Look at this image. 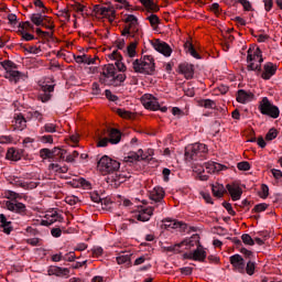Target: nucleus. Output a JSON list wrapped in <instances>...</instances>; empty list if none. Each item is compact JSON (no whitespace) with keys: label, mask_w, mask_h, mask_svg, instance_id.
<instances>
[{"label":"nucleus","mask_w":282,"mask_h":282,"mask_svg":"<svg viewBox=\"0 0 282 282\" xmlns=\"http://www.w3.org/2000/svg\"><path fill=\"white\" fill-rule=\"evenodd\" d=\"M132 67L135 74L153 76L155 74V59L151 55H144L141 59H135L132 63Z\"/></svg>","instance_id":"f257e3e1"},{"label":"nucleus","mask_w":282,"mask_h":282,"mask_svg":"<svg viewBox=\"0 0 282 282\" xmlns=\"http://www.w3.org/2000/svg\"><path fill=\"white\" fill-rule=\"evenodd\" d=\"M208 153V147L204 143H194L185 148V160L187 162H197V160H205Z\"/></svg>","instance_id":"f03ea898"},{"label":"nucleus","mask_w":282,"mask_h":282,"mask_svg":"<svg viewBox=\"0 0 282 282\" xmlns=\"http://www.w3.org/2000/svg\"><path fill=\"white\" fill-rule=\"evenodd\" d=\"M1 67L7 72L6 78H9L12 83H19V80H25L28 76L17 69L14 62L10 59H4L0 62Z\"/></svg>","instance_id":"7ed1b4c3"},{"label":"nucleus","mask_w":282,"mask_h":282,"mask_svg":"<svg viewBox=\"0 0 282 282\" xmlns=\"http://www.w3.org/2000/svg\"><path fill=\"white\" fill-rule=\"evenodd\" d=\"M258 109L260 113H262V116H269L270 118H273V119H276L279 118V116H281V110H279V107L271 104L268 97L262 98Z\"/></svg>","instance_id":"20e7f679"},{"label":"nucleus","mask_w":282,"mask_h":282,"mask_svg":"<svg viewBox=\"0 0 282 282\" xmlns=\"http://www.w3.org/2000/svg\"><path fill=\"white\" fill-rule=\"evenodd\" d=\"M122 140V132L116 128L108 130V138L99 137L97 147H108L109 144H120Z\"/></svg>","instance_id":"39448f33"},{"label":"nucleus","mask_w":282,"mask_h":282,"mask_svg":"<svg viewBox=\"0 0 282 282\" xmlns=\"http://www.w3.org/2000/svg\"><path fill=\"white\" fill-rule=\"evenodd\" d=\"M124 26L121 32V36H130L131 39H135V34H138V18L133 14H129L124 20Z\"/></svg>","instance_id":"423d86ee"},{"label":"nucleus","mask_w":282,"mask_h":282,"mask_svg":"<svg viewBox=\"0 0 282 282\" xmlns=\"http://www.w3.org/2000/svg\"><path fill=\"white\" fill-rule=\"evenodd\" d=\"M98 169L101 173H116L120 169V162L109 158L108 155H104L98 161Z\"/></svg>","instance_id":"0eeeda50"},{"label":"nucleus","mask_w":282,"mask_h":282,"mask_svg":"<svg viewBox=\"0 0 282 282\" xmlns=\"http://www.w3.org/2000/svg\"><path fill=\"white\" fill-rule=\"evenodd\" d=\"M141 102L143 107L150 109V111H159L160 110V102H158V98L153 95L145 94L141 97Z\"/></svg>","instance_id":"6e6552de"},{"label":"nucleus","mask_w":282,"mask_h":282,"mask_svg":"<svg viewBox=\"0 0 282 282\" xmlns=\"http://www.w3.org/2000/svg\"><path fill=\"white\" fill-rule=\"evenodd\" d=\"M141 160H147V155H144V151L139 149L137 152H129L127 156H124L123 162L129 164V166L133 164H138Z\"/></svg>","instance_id":"1a4fd4ad"},{"label":"nucleus","mask_w":282,"mask_h":282,"mask_svg":"<svg viewBox=\"0 0 282 282\" xmlns=\"http://www.w3.org/2000/svg\"><path fill=\"white\" fill-rule=\"evenodd\" d=\"M46 12H37L32 13L30 15L31 22L36 25V28H46V30H52V25H46L45 21L47 19V15H45Z\"/></svg>","instance_id":"9d476101"},{"label":"nucleus","mask_w":282,"mask_h":282,"mask_svg":"<svg viewBox=\"0 0 282 282\" xmlns=\"http://www.w3.org/2000/svg\"><path fill=\"white\" fill-rule=\"evenodd\" d=\"M229 261H230L231 265L234 268H236V270H238V272H240V274H243L246 272V260H243V257H241V254L236 253V254L231 256L229 258Z\"/></svg>","instance_id":"9b49d317"},{"label":"nucleus","mask_w":282,"mask_h":282,"mask_svg":"<svg viewBox=\"0 0 282 282\" xmlns=\"http://www.w3.org/2000/svg\"><path fill=\"white\" fill-rule=\"evenodd\" d=\"M152 46L156 52L163 54V56H171V54H173V48H171V45H169L166 42L155 40V42L152 43Z\"/></svg>","instance_id":"f8f14e48"},{"label":"nucleus","mask_w":282,"mask_h":282,"mask_svg":"<svg viewBox=\"0 0 282 282\" xmlns=\"http://www.w3.org/2000/svg\"><path fill=\"white\" fill-rule=\"evenodd\" d=\"M178 72L186 78V80H191L193 76H195V66L184 62L178 65Z\"/></svg>","instance_id":"ddd939ff"},{"label":"nucleus","mask_w":282,"mask_h":282,"mask_svg":"<svg viewBox=\"0 0 282 282\" xmlns=\"http://www.w3.org/2000/svg\"><path fill=\"white\" fill-rule=\"evenodd\" d=\"M6 206L11 213H18L19 215H25V212L28 210L25 204L19 203V200H8Z\"/></svg>","instance_id":"4468645a"},{"label":"nucleus","mask_w":282,"mask_h":282,"mask_svg":"<svg viewBox=\"0 0 282 282\" xmlns=\"http://www.w3.org/2000/svg\"><path fill=\"white\" fill-rule=\"evenodd\" d=\"M226 188L229 195H231L232 202H239V199H241V195H243V189H241L238 184H227Z\"/></svg>","instance_id":"2eb2a0df"},{"label":"nucleus","mask_w":282,"mask_h":282,"mask_svg":"<svg viewBox=\"0 0 282 282\" xmlns=\"http://www.w3.org/2000/svg\"><path fill=\"white\" fill-rule=\"evenodd\" d=\"M237 102H240L241 105H246L248 102H252L254 100V94L248 90L239 89L237 91L236 97Z\"/></svg>","instance_id":"dca6fc26"},{"label":"nucleus","mask_w":282,"mask_h":282,"mask_svg":"<svg viewBox=\"0 0 282 282\" xmlns=\"http://www.w3.org/2000/svg\"><path fill=\"white\" fill-rule=\"evenodd\" d=\"M47 274L48 276H61V278L66 276L67 279L69 278V269L51 265L47 269Z\"/></svg>","instance_id":"f3484780"},{"label":"nucleus","mask_w":282,"mask_h":282,"mask_svg":"<svg viewBox=\"0 0 282 282\" xmlns=\"http://www.w3.org/2000/svg\"><path fill=\"white\" fill-rule=\"evenodd\" d=\"M276 65L272 62L265 63L263 66V72L261 74V78H263V80H270V78H272V76H274V74H276Z\"/></svg>","instance_id":"a211bd4d"},{"label":"nucleus","mask_w":282,"mask_h":282,"mask_svg":"<svg viewBox=\"0 0 282 282\" xmlns=\"http://www.w3.org/2000/svg\"><path fill=\"white\" fill-rule=\"evenodd\" d=\"M252 62L263 63V55H262L261 48L257 47L253 51V53H252V48L248 50L247 63H252Z\"/></svg>","instance_id":"6ab92c4d"},{"label":"nucleus","mask_w":282,"mask_h":282,"mask_svg":"<svg viewBox=\"0 0 282 282\" xmlns=\"http://www.w3.org/2000/svg\"><path fill=\"white\" fill-rule=\"evenodd\" d=\"M116 74V65L113 64H108L106 66H104L102 68V76L104 78L101 77L100 80L104 83H109V78H113V75Z\"/></svg>","instance_id":"aec40b11"},{"label":"nucleus","mask_w":282,"mask_h":282,"mask_svg":"<svg viewBox=\"0 0 282 282\" xmlns=\"http://www.w3.org/2000/svg\"><path fill=\"white\" fill-rule=\"evenodd\" d=\"M110 58H112V61H116L115 65L119 72H127V66L122 62V54H120V52L113 51L110 55Z\"/></svg>","instance_id":"412c9836"},{"label":"nucleus","mask_w":282,"mask_h":282,"mask_svg":"<svg viewBox=\"0 0 282 282\" xmlns=\"http://www.w3.org/2000/svg\"><path fill=\"white\" fill-rule=\"evenodd\" d=\"M164 188L156 186L150 192V199L151 202H164Z\"/></svg>","instance_id":"4be33fe9"},{"label":"nucleus","mask_w":282,"mask_h":282,"mask_svg":"<svg viewBox=\"0 0 282 282\" xmlns=\"http://www.w3.org/2000/svg\"><path fill=\"white\" fill-rule=\"evenodd\" d=\"M53 159L52 162H61L65 160V155H67V150L55 147L52 149Z\"/></svg>","instance_id":"5701e85b"},{"label":"nucleus","mask_w":282,"mask_h":282,"mask_svg":"<svg viewBox=\"0 0 282 282\" xmlns=\"http://www.w3.org/2000/svg\"><path fill=\"white\" fill-rule=\"evenodd\" d=\"M0 228L3 229L4 235H10L14 230L12 221H9L4 214H0Z\"/></svg>","instance_id":"b1692460"},{"label":"nucleus","mask_w":282,"mask_h":282,"mask_svg":"<svg viewBox=\"0 0 282 282\" xmlns=\"http://www.w3.org/2000/svg\"><path fill=\"white\" fill-rule=\"evenodd\" d=\"M23 158V150H17L14 148H10L7 151V160H11L12 162H19Z\"/></svg>","instance_id":"393cba45"},{"label":"nucleus","mask_w":282,"mask_h":282,"mask_svg":"<svg viewBox=\"0 0 282 282\" xmlns=\"http://www.w3.org/2000/svg\"><path fill=\"white\" fill-rule=\"evenodd\" d=\"M42 91H43V94H41L39 96V98L43 102H47L52 98L51 94H52V91H54V85H44V86H42Z\"/></svg>","instance_id":"a878e982"},{"label":"nucleus","mask_w":282,"mask_h":282,"mask_svg":"<svg viewBox=\"0 0 282 282\" xmlns=\"http://www.w3.org/2000/svg\"><path fill=\"white\" fill-rule=\"evenodd\" d=\"M199 241V236L198 235H194L192 238L189 239H185L178 243H176V246H178V248H184V246L186 247V250L193 248V246H195V243H197Z\"/></svg>","instance_id":"bb28decb"},{"label":"nucleus","mask_w":282,"mask_h":282,"mask_svg":"<svg viewBox=\"0 0 282 282\" xmlns=\"http://www.w3.org/2000/svg\"><path fill=\"white\" fill-rule=\"evenodd\" d=\"M127 80V75L124 74H119V75H113V77L109 82H104L105 85H113V87H120V83H124Z\"/></svg>","instance_id":"cd10ccee"},{"label":"nucleus","mask_w":282,"mask_h":282,"mask_svg":"<svg viewBox=\"0 0 282 282\" xmlns=\"http://www.w3.org/2000/svg\"><path fill=\"white\" fill-rule=\"evenodd\" d=\"M188 259H193L194 261H200L202 263H204L206 261V252L203 249L197 248L196 250H194L193 253H191Z\"/></svg>","instance_id":"c85d7f7f"},{"label":"nucleus","mask_w":282,"mask_h":282,"mask_svg":"<svg viewBox=\"0 0 282 282\" xmlns=\"http://www.w3.org/2000/svg\"><path fill=\"white\" fill-rule=\"evenodd\" d=\"M153 217V214L151 213V209L142 208L139 214L135 216L138 221H149Z\"/></svg>","instance_id":"c756f323"},{"label":"nucleus","mask_w":282,"mask_h":282,"mask_svg":"<svg viewBox=\"0 0 282 282\" xmlns=\"http://www.w3.org/2000/svg\"><path fill=\"white\" fill-rule=\"evenodd\" d=\"M14 120L17 129H19L20 131H23V129L28 127V120L25 119V116H23V113L17 115L14 117Z\"/></svg>","instance_id":"7c9ffc66"},{"label":"nucleus","mask_w":282,"mask_h":282,"mask_svg":"<svg viewBox=\"0 0 282 282\" xmlns=\"http://www.w3.org/2000/svg\"><path fill=\"white\" fill-rule=\"evenodd\" d=\"M148 210H151L152 215H153V213H162V210H164V202L152 200L151 206L148 207Z\"/></svg>","instance_id":"2f4dec72"},{"label":"nucleus","mask_w":282,"mask_h":282,"mask_svg":"<svg viewBox=\"0 0 282 282\" xmlns=\"http://www.w3.org/2000/svg\"><path fill=\"white\" fill-rule=\"evenodd\" d=\"M212 193L214 197H224V194L226 193V187L221 184H213L212 185Z\"/></svg>","instance_id":"473e14b6"},{"label":"nucleus","mask_w":282,"mask_h":282,"mask_svg":"<svg viewBox=\"0 0 282 282\" xmlns=\"http://www.w3.org/2000/svg\"><path fill=\"white\" fill-rule=\"evenodd\" d=\"M139 1L140 3H142V6H144V8H147L148 10H151L152 12L160 11V7L155 4L153 0H139Z\"/></svg>","instance_id":"72a5a7b5"},{"label":"nucleus","mask_w":282,"mask_h":282,"mask_svg":"<svg viewBox=\"0 0 282 282\" xmlns=\"http://www.w3.org/2000/svg\"><path fill=\"white\" fill-rule=\"evenodd\" d=\"M56 221H63V218L58 213H54L48 220H42V226H52V224H56Z\"/></svg>","instance_id":"f704fd0d"},{"label":"nucleus","mask_w":282,"mask_h":282,"mask_svg":"<svg viewBox=\"0 0 282 282\" xmlns=\"http://www.w3.org/2000/svg\"><path fill=\"white\" fill-rule=\"evenodd\" d=\"M245 270L249 276H252V274H254V270H257V262L254 260H248Z\"/></svg>","instance_id":"c9c22d12"},{"label":"nucleus","mask_w":282,"mask_h":282,"mask_svg":"<svg viewBox=\"0 0 282 282\" xmlns=\"http://www.w3.org/2000/svg\"><path fill=\"white\" fill-rule=\"evenodd\" d=\"M185 50H187V52L191 54V56H193L194 58H202V56H199V53H197V51L195 50V46H193V43L191 42H186L185 43Z\"/></svg>","instance_id":"e433bc0d"},{"label":"nucleus","mask_w":282,"mask_h":282,"mask_svg":"<svg viewBox=\"0 0 282 282\" xmlns=\"http://www.w3.org/2000/svg\"><path fill=\"white\" fill-rule=\"evenodd\" d=\"M249 64L247 65L248 72H257V74H261V63L257 62H248Z\"/></svg>","instance_id":"4c0bfd02"},{"label":"nucleus","mask_w":282,"mask_h":282,"mask_svg":"<svg viewBox=\"0 0 282 282\" xmlns=\"http://www.w3.org/2000/svg\"><path fill=\"white\" fill-rule=\"evenodd\" d=\"M109 8L102 7L100 4L94 6V12H96V14H100V17H107V14H109Z\"/></svg>","instance_id":"58836bf2"},{"label":"nucleus","mask_w":282,"mask_h":282,"mask_svg":"<svg viewBox=\"0 0 282 282\" xmlns=\"http://www.w3.org/2000/svg\"><path fill=\"white\" fill-rule=\"evenodd\" d=\"M117 113L118 116H120V118H126L128 120H133V118H135V115H133V112L124 109H118Z\"/></svg>","instance_id":"ea45409f"},{"label":"nucleus","mask_w":282,"mask_h":282,"mask_svg":"<svg viewBox=\"0 0 282 282\" xmlns=\"http://www.w3.org/2000/svg\"><path fill=\"white\" fill-rule=\"evenodd\" d=\"M162 228H164L165 230H171V228L176 229L177 220L165 219V220H163Z\"/></svg>","instance_id":"a19ab883"},{"label":"nucleus","mask_w":282,"mask_h":282,"mask_svg":"<svg viewBox=\"0 0 282 282\" xmlns=\"http://www.w3.org/2000/svg\"><path fill=\"white\" fill-rule=\"evenodd\" d=\"M117 263L119 265H122L126 263V265H131V256L129 254H122L117 257Z\"/></svg>","instance_id":"79ce46f5"},{"label":"nucleus","mask_w":282,"mask_h":282,"mask_svg":"<svg viewBox=\"0 0 282 282\" xmlns=\"http://www.w3.org/2000/svg\"><path fill=\"white\" fill-rule=\"evenodd\" d=\"M77 187H82L84 188L85 191H91V183H89V181L80 177L77 180Z\"/></svg>","instance_id":"37998d69"},{"label":"nucleus","mask_w":282,"mask_h":282,"mask_svg":"<svg viewBox=\"0 0 282 282\" xmlns=\"http://www.w3.org/2000/svg\"><path fill=\"white\" fill-rule=\"evenodd\" d=\"M239 252H241V254H243L245 259H247L248 261H254V252L241 247L239 249Z\"/></svg>","instance_id":"c03bdc74"},{"label":"nucleus","mask_w":282,"mask_h":282,"mask_svg":"<svg viewBox=\"0 0 282 282\" xmlns=\"http://www.w3.org/2000/svg\"><path fill=\"white\" fill-rule=\"evenodd\" d=\"M40 158H42V160H53L52 150H50L47 148L41 149Z\"/></svg>","instance_id":"a18cd8bd"},{"label":"nucleus","mask_w":282,"mask_h":282,"mask_svg":"<svg viewBox=\"0 0 282 282\" xmlns=\"http://www.w3.org/2000/svg\"><path fill=\"white\" fill-rule=\"evenodd\" d=\"M276 135H279V130L271 128L265 134L267 142H272V140H275Z\"/></svg>","instance_id":"49530a36"},{"label":"nucleus","mask_w":282,"mask_h":282,"mask_svg":"<svg viewBox=\"0 0 282 282\" xmlns=\"http://www.w3.org/2000/svg\"><path fill=\"white\" fill-rule=\"evenodd\" d=\"M135 47H138V43L132 42L130 45L127 46V55L130 58H133L135 56Z\"/></svg>","instance_id":"de8ad7c7"},{"label":"nucleus","mask_w":282,"mask_h":282,"mask_svg":"<svg viewBox=\"0 0 282 282\" xmlns=\"http://www.w3.org/2000/svg\"><path fill=\"white\" fill-rule=\"evenodd\" d=\"M72 8L75 12H80V14H83V12H85V10H87V6L82 4L78 1H75L74 4H72Z\"/></svg>","instance_id":"09e8293b"},{"label":"nucleus","mask_w":282,"mask_h":282,"mask_svg":"<svg viewBox=\"0 0 282 282\" xmlns=\"http://www.w3.org/2000/svg\"><path fill=\"white\" fill-rule=\"evenodd\" d=\"M199 106L204 107L205 109H213L215 107V101L212 99H203L199 101Z\"/></svg>","instance_id":"8fccbe9b"},{"label":"nucleus","mask_w":282,"mask_h":282,"mask_svg":"<svg viewBox=\"0 0 282 282\" xmlns=\"http://www.w3.org/2000/svg\"><path fill=\"white\" fill-rule=\"evenodd\" d=\"M237 3H240V6H242V8H243V10H246V12H250V10H252V4L248 0H236L235 4H237Z\"/></svg>","instance_id":"3c124183"},{"label":"nucleus","mask_w":282,"mask_h":282,"mask_svg":"<svg viewBox=\"0 0 282 282\" xmlns=\"http://www.w3.org/2000/svg\"><path fill=\"white\" fill-rule=\"evenodd\" d=\"M45 133H56V129H58V126L57 124H54V123H46L44 127H43Z\"/></svg>","instance_id":"603ef678"},{"label":"nucleus","mask_w":282,"mask_h":282,"mask_svg":"<svg viewBox=\"0 0 282 282\" xmlns=\"http://www.w3.org/2000/svg\"><path fill=\"white\" fill-rule=\"evenodd\" d=\"M26 118H34L39 122H43V115L39 111H29Z\"/></svg>","instance_id":"864d4df0"},{"label":"nucleus","mask_w":282,"mask_h":282,"mask_svg":"<svg viewBox=\"0 0 282 282\" xmlns=\"http://www.w3.org/2000/svg\"><path fill=\"white\" fill-rule=\"evenodd\" d=\"M242 242H245L246 246H254V239L249 234H243L241 236Z\"/></svg>","instance_id":"5fc2aeb1"},{"label":"nucleus","mask_w":282,"mask_h":282,"mask_svg":"<svg viewBox=\"0 0 282 282\" xmlns=\"http://www.w3.org/2000/svg\"><path fill=\"white\" fill-rule=\"evenodd\" d=\"M264 210H268V204L260 203L253 207L252 213H264Z\"/></svg>","instance_id":"6e6d98bb"},{"label":"nucleus","mask_w":282,"mask_h":282,"mask_svg":"<svg viewBox=\"0 0 282 282\" xmlns=\"http://www.w3.org/2000/svg\"><path fill=\"white\" fill-rule=\"evenodd\" d=\"M40 142L43 144H54V137L47 134L40 137Z\"/></svg>","instance_id":"4d7b16f0"},{"label":"nucleus","mask_w":282,"mask_h":282,"mask_svg":"<svg viewBox=\"0 0 282 282\" xmlns=\"http://www.w3.org/2000/svg\"><path fill=\"white\" fill-rule=\"evenodd\" d=\"M268 195H270V187H268V185L265 184H262L261 185V194H260V197L262 199H265L268 198Z\"/></svg>","instance_id":"13d9d810"},{"label":"nucleus","mask_w":282,"mask_h":282,"mask_svg":"<svg viewBox=\"0 0 282 282\" xmlns=\"http://www.w3.org/2000/svg\"><path fill=\"white\" fill-rule=\"evenodd\" d=\"M239 171H250V163L248 161H242L237 164Z\"/></svg>","instance_id":"bf43d9fd"},{"label":"nucleus","mask_w":282,"mask_h":282,"mask_svg":"<svg viewBox=\"0 0 282 282\" xmlns=\"http://www.w3.org/2000/svg\"><path fill=\"white\" fill-rule=\"evenodd\" d=\"M150 24L152 25V28H154V25H159L160 24V18L155 14H151L149 18H148Z\"/></svg>","instance_id":"052dcab7"},{"label":"nucleus","mask_w":282,"mask_h":282,"mask_svg":"<svg viewBox=\"0 0 282 282\" xmlns=\"http://www.w3.org/2000/svg\"><path fill=\"white\" fill-rule=\"evenodd\" d=\"M223 206H224V208H226L227 213H228L229 215H231L232 217H235V215H237V213L235 212V209H232V205H231L230 203L224 202V203H223Z\"/></svg>","instance_id":"680f3d73"},{"label":"nucleus","mask_w":282,"mask_h":282,"mask_svg":"<svg viewBox=\"0 0 282 282\" xmlns=\"http://www.w3.org/2000/svg\"><path fill=\"white\" fill-rule=\"evenodd\" d=\"M105 96H106V98H107L108 100H110L111 102H117V100H118V96L112 95V94H111V90H109V89H106V90H105Z\"/></svg>","instance_id":"e2e57ef3"},{"label":"nucleus","mask_w":282,"mask_h":282,"mask_svg":"<svg viewBox=\"0 0 282 282\" xmlns=\"http://www.w3.org/2000/svg\"><path fill=\"white\" fill-rule=\"evenodd\" d=\"M204 166H205L207 173H215V162L209 161L207 163H204Z\"/></svg>","instance_id":"0e129e2a"},{"label":"nucleus","mask_w":282,"mask_h":282,"mask_svg":"<svg viewBox=\"0 0 282 282\" xmlns=\"http://www.w3.org/2000/svg\"><path fill=\"white\" fill-rule=\"evenodd\" d=\"M162 248H163V250H165V252H180V248H182V247L177 246V243H176L174 246L162 247Z\"/></svg>","instance_id":"69168bd1"},{"label":"nucleus","mask_w":282,"mask_h":282,"mask_svg":"<svg viewBox=\"0 0 282 282\" xmlns=\"http://www.w3.org/2000/svg\"><path fill=\"white\" fill-rule=\"evenodd\" d=\"M180 272L184 276H191V274H193V268H191V267L181 268Z\"/></svg>","instance_id":"338daca9"},{"label":"nucleus","mask_w":282,"mask_h":282,"mask_svg":"<svg viewBox=\"0 0 282 282\" xmlns=\"http://www.w3.org/2000/svg\"><path fill=\"white\" fill-rule=\"evenodd\" d=\"M78 155H79L78 151H73V153L66 155V158L64 160H65V162H74V160H76V158H78Z\"/></svg>","instance_id":"774afa93"}]
</instances>
